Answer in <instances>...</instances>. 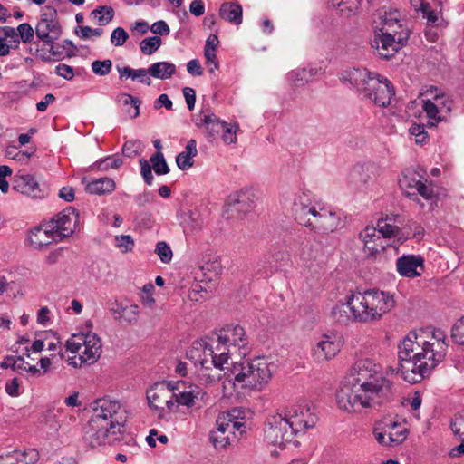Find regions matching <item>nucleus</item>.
Returning a JSON list of instances; mask_svg holds the SVG:
<instances>
[{
    "mask_svg": "<svg viewBox=\"0 0 464 464\" xmlns=\"http://www.w3.org/2000/svg\"><path fill=\"white\" fill-rule=\"evenodd\" d=\"M359 238L362 242L367 241H384L382 237L380 232H378L377 227H366L359 234Z\"/></svg>",
    "mask_w": 464,
    "mask_h": 464,
    "instance_id": "4d7b16f0",
    "label": "nucleus"
},
{
    "mask_svg": "<svg viewBox=\"0 0 464 464\" xmlns=\"http://www.w3.org/2000/svg\"><path fill=\"white\" fill-rule=\"evenodd\" d=\"M115 246L122 253H128L133 250L135 241L130 235H121L115 237Z\"/></svg>",
    "mask_w": 464,
    "mask_h": 464,
    "instance_id": "603ef678",
    "label": "nucleus"
},
{
    "mask_svg": "<svg viewBox=\"0 0 464 464\" xmlns=\"http://www.w3.org/2000/svg\"><path fill=\"white\" fill-rule=\"evenodd\" d=\"M216 343L225 347L230 353L237 352L239 356L246 357L251 351V345L245 329L240 325H227L215 334Z\"/></svg>",
    "mask_w": 464,
    "mask_h": 464,
    "instance_id": "9b49d317",
    "label": "nucleus"
},
{
    "mask_svg": "<svg viewBox=\"0 0 464 464\" xmlns=\"http://www.w3.org/2000/svg\"><path fill=\"white\" fill-rule=\"evenodd\" d=\"M396 270L403 277H419L424 271V258L420 255H402L396 260Z\"/></svg>",
    "mask_w": 464,
    "mask_h": 464,
    "instance_id": "b1692460",
    "label": "nucleus"
},
{
    "mask_svg": "<svg viewBox=\"0 0 464 464\" xmlns=\"http://www.w3.org/2000/svg\"><path fill=\"white\" fill-rule=\"evenodd\" d=\"M5 392L11 397H18L22 391L18 378H13L5 383Z\"/></svg>",
    "mask_w": 464,
    "mask_h": 464,
    "instance_id": "338daca9",
    "label": "nucleus"
},
{
    "mask_svg": "<svg viewBox=\"0 0 464 464\" xmlns=\"http://www.w3.org/2000/svg\"><path fill=\"white\" fill-rule=\"evenodd\" d=\"M203 227V219L200 215L194 211H189L188 218L185 220L184 231L186 233H196Z\"/></svg>",
    "mask_w": 464,
    "mask_h": 464,
    "instance_id": "49530a36",
    "label": "nucleus"
},
{
    "mask_svg": "<svg viewBox=\"0 0 464 464\" xmlns=\"http://www.w3.org/2000/svg\"><path fill=\"white\" fill-rule=\"evenodd\" d=\"M343 215L340 210L321 202L316 208V212L312 215V218H307L304 227L314 231L328 233L343 227Z\"/></svg>",
    "mask_w": 464,
    "mask_h": 464,
    "instance_id": "f8f14e48",
    "label": "nucleus"
},
{
    "mask_svg": "<svg viewBox=\"0 0 464 464\" xmlns=\"http://www.w3.org/2000/svg\"><path fill=\"white\" fill-rule=\"evenodd\" d=\"M17 32L24 44H29L33 41L34 35V30L27 24L23 23L17 26Z\"/></svg>",
    "mask_w": 464,
    "mask_h": 464,
    "instance_id": "052dcab7",
    "label": "nucleus"
},
{
    "mask_svg": "<svg viewBox=\"0 0 464 464\" xmlns=\"http://www.w3.org/2000/svg\"><path fill=\"white\" fill-rule=\"evenodd\" d=\"M243 411L240 409H233L227 413L226 416L218 417L217 420L216 432H222L236 437L235 430L242 434L245 431L246 423L239 420L243 419L241 414Z\"/></svg>",
    "mask_w": 464,
    "mask_h": 464,
    "instance_id": "393cba45",
    "label": "nucleus"
},
{
    "mask_svg": "<svg viewBox=\"0 0 464 464\" xmlns=\"http://www.w3.org/2000/svg\"><path fill=\"white\" fill-rule=\"evenodd\" d=\"M152 168L157 175H166L169 172L168 164L160 151H157L150 159Z\"/></svg>",
    "mask_w": 464,
    "mask_h": 464,
    "instance_id": "8fccbe9b",
    "label": "nucleus"
},
{
    "mask_svg": "<svg viewBox=\"0 0 464 464\" xmlns=\"http://www.w3.org/2000/svg\"><path fill=\"white\" fill-rule=\"evenodd\" d=\"M187 357L195 364L200 365L202 369L208 370L210 365L217 369L224 370L225 365L228 364V352L225 347H219L214 338L209 343L206 339L197 340L192 343L191 347L187 352Z\"/></svg>",
    "mask_w": 464,
    "mask_h": 464,
    "instance_id": "0eeeda50",
    "label": "nucleus"
},
{
    "mask_svg": "<svg viewBox=\"0 0 464 464\" xmlns=\"http://www.w3.org/2000/svg\"><path fill=\"white\" fill-rule=\"evenodd\" d=\"M31 154L20 150L15 146H8L5 149V157L8 159H12L16 161H27L30 158Z\"/></svg>",
    "mask_w": 464,
    "mask_h": 464,
    "instance_id": "bf43d9fd",
    "label": "nucleus"
},
{
    "mask_svg": "<svg viewBox=\"0 0 464 464\" xmlns=\"http://www.w3.org/2000/svg\"><path fill=\"white\" fill-rule=\"evenodd\" d=\"M204 56L206 59V64L208 67L210 73H213L215 71L218 70L219 63L218 61L216 52L204 50Z\"/></svg>",
    "mask_w": 464,
    "mask_h": 464,
    "instance_id": "0e129e2a",
    "label": "nucleus"
},
{
    "mask_svg": "<svg viewBox=\"0 0 464 464\" xmlns=\"http://www.w3.org/2000/svg\"><path fill=\"white\" fill-rule=\"evenodd\" d=\"M373 169L374 167L372 164L354 166L350 173L351 182L356 185L358 183L367 184L374 175Z\"/></svg>",
    "mask_w": 464,
    "mask_h": 464,
    "instance_id": "c9c22d12",
    "label": "nucleus"
},
{
    "mask_svg": "<svg viewBox=\"0 0 464 464\" xmlns=\"http://www.w3.org/2000/svg\"><path fill=\"white\" fill-rule=\"evenodd\" d=\"M35 34L41 42L49 46L52 56H60L61 53L57 51L54 42L61 36L62 27L57 20V11L54 7L45 6L43 9L35 27Z\"/></svg>",
    "mask_w": 464,
    "mask_h": 464,
    "instance_id": "9d476101",
    "label": "nucleus"
},
{
    "mask_svg": "<svg viewBox=\"0 0 464 464\" xmlns=\"http://www.w3.org/2000/svg\"><path fill=\"white\" fill-rule=\"evenodd\" d=\"M202 393V390L196 384L186 385L184 382L173 384V401L176 405H183L188 408L195 404L196 399Z\"/></svg>",
    "mask_w": 464,
    "mask_h": 464,
    "instance_id": "a878e982",
    "label": "nucleus"
},
{
    "mask_svg": "<svg viewBox=\"0 0 464 464\" xmlns=\"http://www.w3.org/2000/svg\"><path fill=\"white\" fill-rule=\"evenodd\" d=\"M55 73L65 80H72L74 77L73 68L64 63H60L55 67Z\"/></svg>",
    "mask_w": 464,
    "mask_h": 464,
    "instance_id": "774afa93",
    "label": "nucleus"
},
{
    "mask_svg": "<svg viewBox=\"0 0 464 464\" xmlns=\"http://www.w3.org/2000/svg\"><path fill=\"white\" fill-rule=\"evenodd\" d=\"M409 133L415 137V142L417 144H424L428 140V133L424 125L412 124L409 128Z\"/></svg>",
    "mask_w": 464,
    "mask_h": 464,
    "instance_id": "13d9d810",
    "label": "nucleus"
},
{
    "mask_svg": "<svg viewBox=\"0 0 464 464\" xmlns=\"http://www.w3.org/2000/svg\"><path fill=\"white\" fill-rule=\"evenodd\" d=\"M162 44V40L160 36H150L144 38L140 43V48L143 54L151 55L156 53Z\"/></svg>",
    "mask_w": 464,
    "mask_h": 464,
    "instance_id": "79ce46f5",
    "label": "nucleus"
},
{
    "mask_svg": "<svg viewBox=\"0 0 464 464\" xmlns=\"http://www.w3.org/2000/svg\"><path fill=\"white\" fill-rule=\"evenodd\" d=\"M122 164L123 161L121 158L115 154L97 160L94 166L100 170L106 171L110 169H118Z\"/></svg>",
    "mask_w": 464,
    "mask_h": 464,
    "instance_id": "a18cd8bd",
    "label": "nucleus"
},
{
    "mask_svg": "<svg viewBox=\"0 0 464 464\" xmlns=\"http://www.w3.org/2000/svg\"><path fill=\"white\" fill-rule=\"evenodd\" d=\"M348 386L336 392V403L348 413H362L381 406L394 395V383L381 364L369 358L357 360L349 370Z\"/></svg>",
    "mask_w": 464,
    "mask_h": 464,
    "instance_id": "f257e3e1",
    "label": "nucleus"
},
{
    "mask_svg": "<svg viewBox=\"0 0 464 464\" xmlns=\"http://www.w3.org/2000/svg\"><path fill=\"white\" fill-rule=\"evenodd\" d=\"M154 252L163 264H169L173 258L172 249L166 241H159Z\"/></svg>",
    "mask_w": 464,
    "mask_h": 464,
    "instance_id": "09e8293b",
    "label": "nucleus"
},
{
    "mask_svg": "<svg viewBox=\"0 0 464 464\" xmlns=\"http://www.w3.org/2000/svg\"><path fill=\"white\" fill-rule=\"evenodd\" d=\"M281 413L296 436L304 434L308 429L314 427L317 421L315 412L308 403L292 405Z\"/></svg>",
    "mask_w": 464,
    "mask_h": 464,
    "instance_id": "ddd939ff",
    "label": "nucleus"
},
{
    "mask_svg": "<svg viewBox=\"0 0 464 464\" xmlns=\"http://www.w3.org/2000/svg\"><path fill=\"white\" fill-rule=\"evenodd\" d=\"M410 30L404 29L400 33L377 32L371 42L372 47L376 49L378 54L385 59L393 56L409 39Z\"/></svg>",
    "mask_w": 464,
    "mask_h": 464,
    "instance_id": "4468645a",
    "label": "nucleus"
},
{
    "mask_svg": "<svg viewBox=\"0 0 464 464\" xmlns=\"http://www.w3.org/2000/svg\"><path fill=\"white\" fill-rule=\"evenodd\" d=\"M343 340L341 334L329 332L321 334L312 348V355L319 362L334 359L342 350Z\"/></svg>",
    "mask_w": 464,
    "mask_h": 464,
    "instance_id": "a211bd4d",
    "label": "nucleus"
},
{
    "mask_svg": "<svg viewBox=\"0 0 464 464\" xmlns=\"http://www.w3.org/2000/svg\"><path fill=\"white\" fill-rule=\"evenodd\" d=\"M198 154L197 141L189 140L186 145L185 150L179 152L176 157V163L181 170H187L194 164V158Z\"/></svg>",
    "mask_w": 464,
    "mask_h": 464,
    "instance_id": "7c9ffc66",
    "label": "nucleus"
},
{
    "mask_svg": "<svg viewBox=\"0 0 464 464\" xmlns=\"http://www.w3.org/2000/svg\"><path fill=\"white\" fill-rule=\"evenodd\" d=\"M39 459V453L34 449L24 451L15 450L7 454V461L10 464H35Z\"/></svg>",
    "mask_w": 464,
    "mask_h": 464,
    "instance_id": "72a5a7b5",
    "label": "nucleus"
},
{
    "mask_svg": "<svg viewBox=\"0 0 464 464\" xmlns=\"http://www.w3.org/2000/svg\"><path fill=\"white\" fill-rule=\"evenodd\" d=\"M394 94L392 82L377 73L373 79H370L368 87L362 89L361 96L379 107H387Z\"/></svg>",
    "mask_w": 464,
    "mask_h": 464,
    "instance_id": "f3484780",
    "label": "nucleus"
},
{
    "mask_svg": "<svg viewBox=\"0 0 464 464\" xmlns=\"http://www.w3.org/2000/svg\"><path fill=\"white\" fill-rule=\"evenodd\" d=\"M332 316L334 320L342 324H348L354 322V315L353 310L349 308L348 296L344 303L336 304L332 309Z\"/></svg>",
    "mask_w": 464,
    "mask_h": 464,
    "instance_id": "4c0bfd02",
    "label": "nucleus"
},
{
    "mask_svg": "<svg viewBox=\"0 0 464 464\" xmlns=\"http://www.w3.org/2000/svg\"><path fill=\"white\" fill-rule=\"evenodd\" d=\"M13 188L34 199H43L49 195L47 187L41 185L36 178L31 174L17 176Z\"/></svg>",
    "mask_w": 464,
    "mask_h": 464,
    "instance_id": "4be33fe9",
    "label": "nucleus"
},
{
    "mask_svg": "<svg viewBox=\"0 0 464 464\" xmlns=\"http://www.w3.org/2000/svg\"><path fill=\"white\" fill-rule=\"evenodd\" d=\"M295 436L294 430L290 428L289 422L284 419L282 413L277 412L268 417L265 429V440L268 444L283 449Z\"/></svg>",
    "mask_w": 464,
    "mask_h": 464,
    "instance_id": "2eb2a0df",
    "label": "nucleus"
},
{
    "mask_svg": "<svg viewBox=\"0 0 464 464\" xmlns=\"http://www.w3.org/2000/svg\"><path fill=\"white\" fill-rule=\"evenodd\" d=\"M172 390V382H161L153 384L147 391V400L150 407L160 410L163 409L165 405L171 410L175 406Z\"/></svg>",
    "mask_w": 464,
    "mask_h": 464,
    "instance_id": "412c9836",
    "label": "nucleus"
},
{
    "mask_svg": "<svg viewBox=\"0 0 464 464\" xmlns=\"http://www.w3.org/2000/svg\"><path fill=\"white\" fill-rule=\"evenodd\" d=\"M234 438L233 435L212 431L209 439L214 448L219 450L230 445Z\"/></svg>",
    "mask_w": 464,
    "mask_h": 464,
    "instance_id": "de8ad7c7",
    "label": "nucleus"
},
{
    "mask_svg": "<svg viewBox=\"0 0 464 464\" xmlns=\"http://www.w3.org/2000/svg\"><path fill=\"white\" fill-rule=\"evenodd\" d=\"M376 227L383 240L386 238H395L399 242L402 243L407 238L404 237L401 227L397 224H388L384 221H377Z\"/></svg>",
    "mask_w": 464,
    "mask_h": 464,
    "instance_id": "e433bc0d",
    "label": "nucleus"
},
{
    "mask_svg": "<svg viewBox=\"0 0 464 464\" xmlns=\"http://www.w3.org/2000/svg\"><path fill=\"white\" fill-rule=\"evenodd\" d=\"M151 77L159 80L170 79L177 72V67L169 62H156L150 65Z\"/></svg>",
    "mask_w": 464,
    "mask_h": 464,
    "instance_id": "473e14b6",
    "label": "nucleus"
},
{
    "mask_svg": "<svg viewBox=\"0 0 464 464\" xmlns=\"http://www.w3.org/2000/svg\"><path fill=\"white\" fill-rule=\"evenodd\" d=\"M218 14L221 19L234 25H240L243 22V10L238 3H222Z\"/></svg>",
    "mask_w": 464,
    "mask_h": 464,
    "instance_id": "c85d7f7f",
    "label": "nucleus"
},
{
    "mask_svg": "<svg viewBox=\"0 0 464 464\" xmlns=\"http://www.w3.org/2000/svg\"><path fill=\"white\" fill-rule=\"evenodd\" d=\"M115 181L111 178H100L89 182L86 190L91 194L102 195L115 189Z\"/></svg>",
    "mask_w": 464,
    "mask_h": 464,
    "instance_id": "f704fd0d",
    "label": "nucleus"
},
{
    "mask_svg": "<svg viewBox=\"0 0 464 464\" xmlns=\"http://www.w3.org/2000/svg\"><path fill=\"white\" fill-rule=\"evenodd\" d=\"M392 293L378 288L356 289L348 295L349 308L353 310L354 322L370 324L382 320L395 307Z\"/></svg>",
    "mask_w": 464,
    "mask_h": 464,
    "instance_id": "20e7f679",
    "label": "nucleus"
},
{
    "mask_svg": "<svg viewBox=\"0 0 464 464\" xmlns=\"http://www.w3.org/2000/svg\"><path fill=\"white\" fill-rule=\"evenodd\" d=\"M451 338L456 343L464 344V317L453 325Z\"/></svg>",
    "mask_w": 464,
    "mask_h": 464,
    "instance_id": "e2e57ef3",
    "label": "nucleus"
},
{
    "mask_svg": "<svg viewBox=\"0 0 464 464\" xmlns=\"http://www.w3.org/2000/svg\"><path fill=\"white\" fill-rule=\"evenodd\" d=\"M426 94L430 96L434 105L447 117L451 111L452 101L440 89L431 86Z\"/></svg>",
    "mask_w": 464,
    "mask_h": 464,
    "instance_id": "2f4dec72",
    "label": "nucleus"
},
{
    "mask_svg": "<svg viewBox=\"0 0 464 464\" xmlns=\"http://www.w3.org/2000/svg\"><path fill=\"white\" fill-rule=\"evenodd\" d=\"M129 39V34L122 27L115 28L111 35V43L114 46H122Z\"/></svg>",
    "mask_w": 464,
    "mask_h": 464,
    "instance_id": "680f3d73",
    "label": "nucleus"
},
{
    "mask_svg": "<svg viewBox=\"0 0 464 464\" xmlns=\"http://www.w3.org/2000/svg\"><path fill=\"white\" fill-rule=\"evenodd\" d=\"M79 223V213L72 207H67L49 222L58 240L71 236Z\"/></svg>",
    "mask_w": 464,
    "mask_h": 464,
    "instance_id": "aec40b11",
    "label": "nucleus"
},
{
    "mask_svg": "<svg viewBox=\"0 0 464 464\" xmlns=\"http://www.w3.org/2000/svg\"><path fill=\"white\" fill-rule=\"evenodd\" d=\"M422 109L429 120V124L431 126H436L439 122L446 120V117L436 105L433 104L430 98L422 100Z\"/></svg>",
    "mask_w": 464,
    "mask_h": 464,
    "instance_id": "ea45409f",
    "label": "nucleus"
},
{
    "mask_svg": "<svg viewBox=\"0 0 464 464\" xmlns=\"http://www.w3.org/2000/svg\"><path fill=\"white\" fill-rule=\"evenodd\" d=\"M27 240L33 248L43 249L53 241H58V238L49 223H45L30 230Z\"/></svg>",
    "mask_w": 464,
    "mask_h": 464,
    "instance_id": "cd10ccee",
    "label": "nucleus"
},
{
    "mask_svg": "<svg viewBox=\"0 0 464 464\" xmlns=\"http://www.w3.org/2000/svg\"><path fill=\"white\" fill-rule=\"evenodd\" d=\"M277 371V364L267 357L235 362L231 368L234 386L241 389L261 390Z\"/></svg>",
    "mask_w": 464,
    "mask_h": 464,
    "instance_id": "39448f33",
    "label": "nucleus"
},
{
    "mask_svg": "<svg viewBox=\"0 0 464 464\" xmlns=\"http://www.w3.org/2000/svg\"><path fill=\"white\" fill-rule=\"evenodd\" d=\"M195 124L199 128H205L209 137L215 138V135L223 130L222 140L226 144H235L237 139V125L230 126L227 122L219 120L211 111H201L196 116Z\"/></svg>",
    "mask_w": 464,
    "mask_h": 464,
    "instance_id": "dca6fc26",
    "label": "nucleus"
},
{
    "mask_svg": "<svg viewBox=\"0 0 464 464\" xmlns=\"http://www.w3.org/2000/svg\"><path fill=\"white\" fill-rule=\"evenodd\" d=\"M321 202V200L313 198L309 191L296 195L294 200V211L298 224L304 226L307 218H310V216L312 217L316 212V208Z\"/></svg>",
    "mask_w": 464,
    "mask_h": 464,
    "instance_id": "5701e85b",
    "label": "nucleus"
},
{
    "mask_svg": "<svg viewBox=\"0 0 464 464\" xmlns=\"http://www.w3.org/2000/svg\"><path fill=\"white\" fill-rule=\"evenodd\" d=\"M363 243V251L368 258L376 259L389 246L384 241L373 242L367 241Z\"/></svg>",
    "mask_w": 464,
    "mask_h": 464,
    "instance_id": "37998d69",
    "label": "nucleus"
},
{
    "mask_svg": "<svg viewBox=\"0 0 464 464\" xmlns=\"http://www.w3.org/2000/svg\"><path fill=\"white\" fill-rule=\"evenodd\" d=\"M450 430L455 437H464V409L456 413L451 419Z\"/></svg>",
    "mask_w": 464,
    "mask_h": 464,
    "instance_id": "3c124183",
    "label": "nucleus"
},
{
    "mask_svg": "<svg viewBox=\"0 0 464 464\" xmlns=\"http://www.w3.org/2000/svg\"><path fill=\"white\" fill-rule=\"evenodd\" d=\"M446 334L440 329L409 333L398 346L400 372L410 383L420 382L446 356Z\"/></svg>",
    "mask_w": 464,
    "mask_h": 464,
    "instance_id": "f03ea898",
    "label": "nucleus"
},
{
    "mask_svg": "<svg viewBox=\"0 0 464 464\" xmlns=\"http://www.w3.org/2000/svg\"><path fill=\"white\" fill-rule=\"evenodd\" d=\"M372 28L374 33L387 31L397 34L404 29H409L403 24L401 12L387 5H383L373 14Z\"/></svg>",
    "mask_w": 464,
    "mask_h": 464,
    "instance_id": "6ab92c4d",
    "label": "nucleus"
},
{
    "mask_svg": "<svg viewBox=\"0 0 464 464\" xmlns=\"http://www.w3.org/2000/svg\"><path fill=\"white\" fill-rule=\"evenodd\" d=\"M317 72L318 69L315 67L298 68L289 72L286 79L293 86L301 87L311 81L317 74Z\"/></svg>",
    "mask_w": 464,
    "mask_h": 464,
    "instance_id": "c756f323",
    "label": "nucleus"
},
{
    "mask_svg": "<svg viewBox=\"0 0 464 464\" xmlns=\"http://www.w3.org/2000/svg\"><path fill=\"white\" fill-rule=\"evenodd\" d=\"M372 435L379 445L395 448L407 440L409 430L404 422L393 418L384 417L375 421Z\"/></svg>",
    "mask_w": 464,
    "mask_h": 464,
    "instance_id": "1a4fd4ad",
    "label": "nucleus"
},
{
    "mask_svg": "<svg viewBox=\"0 0 464 464\" xmlns=\"http://www.w3.org/2000/svg\"><path fill=\"white\" fill-rule=\"evenodd\" d=\"M142 151V143L140 140H128L122 147V153L128 158H134Z\"/></svg>",
    "mask_w": 464,
    "mask_h": 464,
    "instance_id": "6e6d98bb",
    "label": "nucleus"
},
{
    "mask_svg": "<svg viewBox=\"0 0 464 464\" xmlns=\"http://www.w3.org/2000/svg\"><path fill=\"white\" fill-rule=\"evenodd\" d=\"M112 68V62L110 59L103 61L96 60L92 63V70L93 73L99 76L108 75Z\"/></svg>",
    "mask_w": 464,
    "mask_h": 464,
    "instance_id": "864d4df0",
    "label": "nucleus"
},
{
    "mask_svg": "<svg viewBox=\"0 0 464 464\" xmlns=\"http://www.w3.org/2000/svg\"><path fill=\"white\" fill-rule=\"evenodd\" d=\"M115 12L111 6H98L90 13V18L100 26L107 25L114 17Z\"/></svg>",
    "mask_w": 464,
    "mask_h": 464,
    "instance_id": "58836bf2",
    "label": "nucleus"
},
{
    "mask_svg": "<svg viewBox=\"0 0 464 464\" xmlns=\"http://www.w3.org/2000/svg\"><path fill=\"white\" fill-rule=\"evenodd\" d=\"M377 72H370L366 68H349L344 70L340 76L343 82H349L355 87L361 95L362 89L368 87L370 79H373Z\"/></svg>",
    "mask_w": 464,
    "mask_h": 464,
    "instance_id": "bb28decb",
    "label": "nucleus"
},
{
    "mask_svg": "<svg viewBox=\"0 0 464 464\" xmlns=\"http://www.w3.org/2000/svg\"><path fill=\"white\" fill-rule=\"evenodd\" d=\"M12 175V169L5 165L0 166V190L3 193H7L9 190V183L6 180V177Z\"/></svg>",
    "mask_w": 464,
    "mask_h": 464,
    "instance_id": "69168bd1",
    "label": "nucleus"
},
{
    "mask_svg": "<svg viewBox=\"0 0 464 464\" xmlns=\"http://www.w3.org/2000/svg\"><path fill=\"white\" fill-rule=\"evenodd\" d=\"M128 419V411L121 401L110 398L96 400L91 419L84 429V443L96 448L120 441L126 431Z\"/></svg>",
    "mask_w": 464,
    "mask_h": 464,
    "instance_id": "7ed1b4c3",
    "label": "nucleus"
},
{
    "mask_svg": "<svg viewBox=\"0 0 464 464\" xmlns=\"http://www.w3.org/2000/svg\"><path fill=\"white\" fill-rule=\"evenodd\" d=\"M399 187L406 197L412 199L420 196L425 200H432L436 197L433 183L428 181L421 168L404 169L399 179Z\"/></svg>",
    "mask_w": 464,
    "mask_h": 464,
    "instance_id": "6e6552de",
    "label": "nucleus"
},
{
    "mask_svg": "<svg viewBox=\"0 0 464 464\" xmlns=\"http://www.w3.org/2000/svg\"><path fill=\"white\" fill-rule=\"evenodd\" d=\"M121 101L123 106L126 107V113H128L130 118L133 119L139 116L140 101L138 98L128 93H123L121 96Z\"/></svg>",
    "mask_w": 464,
    "mask_h": 464,
    "instance_id": "a19ab883",
    "label": "nucleus"
},
{
    "mask_svg": "<svg viewBox=\"0 0 464 464\" xmlns=\"http://www.w3.org/2000/svg\"><path fill=\"white\" fill-rule=\"evenodd\" d=\"M67 352L77 353L68 358V364L78 368L83 364H93L100 358L102 344L100 337L94 333L73 334L65 343Z\"/></svg>",
    "mask_w": 464,
    "mask_h": 464,
    "instance_id": "423d86ee",
    "label": "nucleus"
},
{
    "mask_svg": "<svg viewBox=\"0 0 464 464\" xmlns=\"http://www.w3.org/2000/svg\"><path fill=\"white\" fill-rule=\"evenodd\" d=\"M75 34L83 40H88L92 37H100L103 34L102 28H92L86 25H80L75 29Z\"/></svg>",
    "mask_w": 464,
    "mask_h": 464,
    "instance_id": "5fc2aeb1",
    "label": "nucleus"
},
{
    "mask_svg": "<svg viewBox=\"0 0 464 464\" xmlns=\"http://www.w3.org/2000/svg\"><path fill=\"white\" fill-rule=\"evenodd\" d=\"M333 6L340 8L342 14L350 16L358 9L360 0H328Z\"/></svg>",
    "mask_w": 464,
    "mask_h": 464,
    "instance_id": "c03bdc74",
    "label": "nucleus"
}]
</instances>
